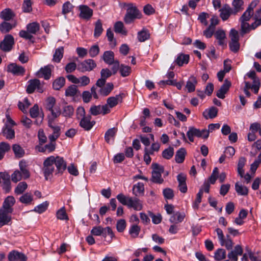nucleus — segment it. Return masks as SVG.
<instances>
[{
  "label": "nucleus",
  "mask_w": 261,
  "mask_h": 261,
  "mask_svg": "<svg viewBox=\"0 0 261 261\" xmlns=\"http://www.w3.org/2000/svg\"><path fill=\"white\" fill-rule=\"evenodd\" d=\"M54 165L57 168L56 174L61 175L67 168L66 162L63 157L51 155L47 158L43 162V171L46 180L51 177L55 171Z\"/></svg>",
  "instance_id": "obj_1"
},
{
  "label": "nucleus",
  "mask_w": 261,
  "mask_h": 261,
  "mask_svg": "<svg viewBox=\"0 0 261 261\" xmlns=\"http://www.w3.org/2000/svg\"><path fill=\"white\" fill-rule=\"evenodd\" d=\"M116 198L120 203L128 208H133L136 211H140L142 208L141 201L137 197L126 196L120 193L117 195Z\"/></svg>",
  "instance_id": "obj_2"
},
{
  "label": "nucleus",
  "mask_w": 261,
  "mask_h": 261,
  "mask_svg": "<svg viewBox=\"0 0 261 261\" xmlns=\"http://www.w3.org/2000/svg\"><path fill=\"white\" fill-rule=\"evenodd\" d=\"M48 138L50 141H56L60 136L62 131L61 127L54 122L52 119L48 121Z\"/></svg>",
  "instance_id": "obj_3"
},
{
  "label": "nucleus",
  "mask_w": 261,
  "mask_h": 261,
  "mask_svg": "<svg viewBox=\"0 0 261 261\" xmlns=\"http://www.w3.org/2000/svg\"><path fill=\"white\" fill-rule=\"evenodd\" d=\"M141 17V14L138 9L132 4L128 5L126 13L124 18V21L126 24H130L134 21L136 19H139Z\"/></svg>",
  "instance_id": "obj_4"
},
{
  "label": "nucleus",
  "mask_w": 261,
  "mask_h": 261,
  "mask_svg": "<svg viewBox=\"0 0 261 261\" xmlns=\"http://www.w3.org/2000/svg\"><path fill=\"white\" fill-rule=\"evenodd\" d=\"M187 136L191 142H194V137L203 138L206 139L208 137V131L207 129H203L200 130L194 127H189V130L187 133Z\"/></svg>",
  "instance_id": "obj_5"
},
{
  "label": "nucleus",
  "mask_w": 261,
  "mask_h": 261,
  "mask_svg": "<svg viewBox=\"0 0 261 261\" xmlns=\"http://www.w3.org/2000/svg\"><path fill=\"white\" fill-rule=\"evenodd\" d=\"M153 169L151 180L156 184L163 183L164 179L162 178V173L164 171V167L157 163L152 164Z\"/></svg>",
  "instance_id": "obj_6"
},
{
  "label": "nucleus",
  "mask_w": 261,
  "mask_h": 261,
  "mask_svg": "<svg viewBox=\"0 0 261 261\" xmlns=\"http://www.w3.org/2000/svg\"><path fill=\"white\" fill-rule=\"evenodd\" d=\"M14 44L13 37L10 34L5 36L3 40L0 43V49L4 52H9L12 50Z\"/></svg>",
  "instance_id": "obj_7"
},
{
  "label": "nucleus",
  "mask_w": 261,
  "mask_h": 261,
  "mask_svg": "<svg viewBox=\"0 0 261 261\" xmlns=\"http://www.w3.org/2000/svg\"><path fill=\"white\" fill-rule=\"evenodd\" d=\"M96 67L95 62L92 59H87L77 65V70L82 72L90 71Z\"/></svg>",
  "instance_id": "obj_8"
},
{
  "label": "nucleus",
  "mask_w": 261,
  "mask_h": 261,
  "mask_svg": "<svg viewBox=\"0 0 261 261\" xmlns=\"http://www.w3.org/2000/svg\"><path fill=\"white\" fill-rule=\"evenodd\" d=\"M258 0H253L240 18V21H249L253 15V9L258 4Z\"/></svg>",
  "instance_id": "obj_9"
},
{
  "label": "nucleus",
  "mask_w": 261,
  "mask_h": 261,
  "mask_svg": "<svg viewBox=\"0 0 261 261\" xmlns=\"http://www.w3.org/2000/svg\"><path fill=\"white\" fill-rule=\"evenodd\" d=\"M226 173L225 172H222L219 176V169L217 167H215L213 171V172L209 177V181L210 184H214L218 178L220 182L224 181L226 178Z\"/></svg>",
  "instance_id": "obj_10"
},
{
  "label": "nucleus",
  "mask_w": 261,
  "mask_h": 261,
  "mask_svg": "<svg viewBox=\"0 0 261 261\" xmlns=\"http://www.w3.org/2000/svg\"><path fill=\"white\" fill-rule=\"evenodd\" d=\"M79 9L80 11L79 17L81 18L89 20L93 15V10L87 5H80Z\"/></svg>",
  "instance_id": "obj_11"
},
{
  "label": "nucleus",
  "mask_w": 261,
  "mask_h": 261,
  "mask_svg": "<svg viewBox=\"0 0 261 261\" xmlns=\"http://www.w3.org/2000/svg\"><path fill=\"white\" fill-rule=\"evenodd\" d=\"M91 116L90 115L82 118L80 119L79 125L85 130H90L95 123L94 121L91 120Z\"/></svg>",
  "instance_id": "obj_12"
},
{
  "label": "nucleus",
  "mask_w": 261,
  "mask_h": 261,
  "mask_svg": "<svg viewBox=\"0 0 261 261\" xmlns=\"http://www.w3.org/2000/svg\"><path fill=\"white\" fill-rule=\"evenodd\" d=\"M51 68H53V66L51 65H47L41 68L36 72V75L38 77L44 78L46 80H49L51 76Z\"/></svg>",
  "instance_id": "obj_13"
},
{
  "label": "nucleus",
  "mask_w": 261,
  "mask_h": 261,
  "mask_svg": "<svg viewBox=\"0 0 261 261\" xmlns=\"http://www.w3.org/2000/svg\"><path fill=\"white\" fill-rule=\"evenodd\" d=\"M7 71L14 75H23L25 69L22 66L18 65L16 63H11L8 65Z\"/></svg>",
  "instance_id": "obj_14"
},
{
  "label": "nucleus",
  "mask_w": 261,
  "mask_h": 261,
  "mask_svg": "<svg viewBox=\"0 0 261 261\" xmlns=\"http://www.w3.org/2000/svg\"><path fill=\"white\" fill-rule=\"evenodd\" d=\"M230 250V251L228 252L227 256L231 261H238V255H242L243 252L242 247L239 245H236L233 250Z\"/></svg>",
  "instance_id": "obj_15"
},
{
  "label": "nucleus",
  "mask_w": 261,
  "mask_h": 261,
  "mask_svg": "<svg viewBox=\"0 0 261 261\" xmlns=\"http://www.w3.org/2000/svg\"><path fill=\"white\" fill-rule=\"evenodd\" d=\"M8 258L9 261H27L26 256L23 253L16 250L9 252Z\"/></svg>",
  "instance_id": "obj_16"
},
{
  "label": "nucleus",
  "mask_w": 261,
  "mask_h": 261,
  "mask_svg": "<svg viewBox=\"0 0 261 261\" xmlns=\"http://www.w3.org/2000/svg\"><path fill=\"white\" fill-rule=\"evenodd\" d=\"M230 86V82L226 79L224 81V84L217 92V96L219 98L224 99L225 98V94L228 91Z\"/></svg>",
  "instance_id": "obj_17"
},
{
  "label": "nucleus",
  "mask_w": 261,
  "mask_h": 261,
  "mask_svg": "<svg viewBox=\"0 0 261 261\" xmlns=\"http://www.w3.org/2000/svg\"><path fill=\"white\" fill-rule=\"evenodd\" d=\"M44 115L41 109L39 108L37 105H34V118H35V121H34V123H35L37 125L40 124L43 120Z\"/></svg>",
  "instance_id": "obj_18"
},
{
  "label": "nucleus",
  "mask_w": 261,
  "mask_h": 261,
  "mask_svg": "<svg viewBox=\"0 0 261 261\" xmlns=\"http://www.w3.org/2000/svg\"><path fill=\"white\" fill-rule=\"evenodd\" d=\"M19 35L25 39L31 40L33 37V23H30L27 25L26 31H20Z\"/></svg>",
  "instance_id": "obj_19"
},
{
  "label": "nucleus",
  "mask_w": 261,
  "mask_h": 261,
  "mask_svg": "<svg viewBox=\"0 0 261 261\" xmlns=\"http://www.w3.org/2000/svg\"><path fill=\"white\" fill-rule=\"evenodd\" d=\"M123 94H119L115 96L110 97L108 98L107 103L110 108H112L122 100Z\"/></svg>",
  "instance_id": "obj_20"
},
{
  "label": "nucleus",
  "mask_w": 261,
  "mask_h": 261,
  "mask_svg": "<svg viewBox=\"0 0 261 261\" xmlns=\"http://www.w3.org/2000/svg\"><path fill=\"white\" fill-rule=\"evenodd\" d=\"M10 212H7L6 210L2 209L0 210V226L1 227L6 224H7L11 220V217L9 215Z\"/></svg>",
  "instance_id": "obj_21"
},
{
  "label": "nucleus",
  "mask_w": 261,
  "mask_h": 261,
  "mask_svg": "<svg viewBox=\"0 0 261 261\" xmlns=\"http://www.w3.org/2000/svg\"><path fill=\"white\" fill-rule=\"evenodd\" d=\"M217 108L212 107L210 109L205 110L203 112V116L206 119H213L217 116Z\"/></svg>",
  "instance_id": "obj_22"
},
{
  "label": "nucleus",
  "mask_w": 261,
  "mask_h": 261,
  "mask_svg": "<svg viewBox=\"0 0 261 261\" xmlns=\"http://www.w3.org/2000/svg\"><path fill=\"white\" fill-rule=\"evenodd\" d=\"M15 202V199L13 196L7 197L4 202L3 209L7 212H12L11 207L14 205Z\"/></svg>",
  "instance_id": "obj_23"
},
{
  "label": "nucleus",
  "mask_w": 261,
  "mask_h": 261,
  "mask_svg": "<svg viewBox=\"0 0 261 261\" xmlns=\"http://www.w3.org/2000/svg\"><path fill=\"white\" fill-rule=\"evenodd\" d=\"M8 21H4L0 24V31L2 33L9 32L16 25V22H14V23L11 24Z\"/></svg>",
  "instance_id": "obj_24"
},
{
  "label": "nucleus",
  "mask_w": 261,
  "mask_h": 261,
  "mask_svg": "<svg viewBox=\"0 0 261 261\" xmlns=\"http://www.w3.org/2000/svg\"><path fill=\"white\" fill-rule=\"evenodd\" d=\"M197 83L196 78L194 76H191L187 82L186 88L189 92H192L195 90V86Z\"/></svg>",
  "instance_id": "obj_25"
},
{
  "label": "nucleus",
  "mask_w": 261,
  "mask_h": 261,
  "mask_svg": "<svg viewBox=\"0 0 261 261\" xmlns=\"http://www.w3.org/2000/svg\"><path fill=\"white\" fill-rule=\"evenodd\" d=\"M2 133L7 139H12L15 137L14 130L7 126V124H5L2 129Z\"/></svg>",
  "instance_id": "obj_26"
},
{
  "label": "nucleus",
  "mask_w": 261,
  "mask_h": 261,
  "mask_svg": "<svg viewBox=\"0 0 261 261\" xmlns=\"http://www.w3.org/2000/svg\"><path fill=\"white\" fill-rule=\"evenodd\" d=\"M220 16L223 20H227L230 14L232 13L233 10L231 9L229 6H225L220 10Z\"/></svg>",
  "instance_id": "obj_27"
},
{
  "label": "nucleus",
  "mask_w": 261,
  "mask_h": 261,
  "mask_svg": "<svg viewBox=\"0 0 261 261\" xmlns=\"http://www.w3.org/2000/svg\"><path fill=\"white\" fill-rule=\"evenodd\" d=\"M144 192V186L142 182H138L134 185L133 188V193L136 196H140L143 195Z\"/></svg>",
  "instance_id": "obj_28"
},
{
  "label": "nucleus",
  "mask_w": 261,
  "mask_h": 261,
  "mask_svg": "<svg viewBox=\"0 0 261 261\" xmlns=\"http://www.w3.org/2000/svg\"><path fill=\"white\" fill-rule=\"evenodd\" d=\"M14 16V14L11 9L6 8L3 10L0 14V17L5 21H9Z\"/></svg>",
  "instance_id": "obj_29"
},
{
  "label": "nucleus",
  "mask_w": 261,
  "mask_h": 261,
  "mask_svg": "<svg viewBox=\"0 0 261 261\" xmlns=\"http://www.w3.org/2000/svg\"><path fill=\"white\" fill-rule=\"evenodd\" d=\"M102 59L106 63L111 65L115 61L114 60V53L110 50L106 51L103 54Z\"/></svg>",
  "instance_id": "obj_30"
},
{
  "label": "nucleus",
  "mask_w": 261,
  "mask_h": 261,
  "mask_svg": "<svg viewBox=\"0 0 261 261\" xmlns=\"http://www.w3.org/2000/svg\"><path fill=\"white\" fill-rule=\"evenodd\" d=\"M215 37L218 40V44L221 46L225 45L226 34L222 30H218L215 33Z\"/></svg>",
  "instance_id": "obj_31"
},
{
  "label": "nucleus",
  "mask_w": 261,
  "mask_h": 261,
  "mask_svg": "<svg viewBox=\"0 0 261 261\" xmlns=\"http://www.w3.org/2000/svg\"><path fill=\"white\" fill-rule=\"evenodd\" d=\"M19 166L20 172L22 173L24 179L29 177L30 174L28 170V164L24 160H21L19 162Z\"/></svg>",
  "instance_id": "obj_32"
},
{
  "label": "nucleus",
  "mask_w": 261,
  "mask_h": 261,
  "mask_svg": "<svg viewBox=\"0 0 261 261\" xmlns=\"http://www.w3.org/2000/svg\"><path fill=\"white\" fill-rule=\"evenodd\" d=\"M117 129L115 127L109 129L105 133V139L106 141L110 143L111 141H114L115 136L117 133Z\"/></svg>",
  "instance_id": "obj_33"
},
{
  "label": "nucleus",
  "mask_w": 261,
  "mask_h": 261,
  "mask_svg": "<svg viewBox=\"0 0 261 261\" xmlns=\"http://www.w3.org/2000/svg\"><path fill=\"white\" fill-rule=\"evenodd\" d=\"M150 35V33L147 29H143L138 32L137 38L139 42H142L149 39Z\"/></svg>",
  "instance_id": "obj_34"
},
{
  "label": "nucleus",
  "mask_w": 261,
  "mask_h": 261,
  "mask_svg": "<svg viewBox=\"0 0 261 261\" xmlns=\"http://www.w3.org/2000/svg\"><path fill=\"white\" fill-rule=\"evenodd\" d=\"M140 231L141 227L137 224H134L130 226L128 232L132 238L135 239L138 237Z\"/></svg>",
  "instance_id": "obj_35"
},
{
  "label": "nucleus",
  "mask_w": 261,
  "mask_h": 261,
  "mask_svg": "<svg viewBox=\"0 0 261 261\" xmlns=\"http://www.w3.org/2000/svg\"><path fill=\"white\" fill-rule=\"evenodd\" d=\"M113 88V84L112 83H108L99 89V92L102 96H106L110 93Z\"/></svg>",
  "instance_id": "obj_36"
},
{
  "label": "nucleus",
  "mask_w": 261,
  "mask_h": 261,
  "mask_svg": "<svg viewBox=\"0 0 261 261\" xmlns=\"http://www.w3.org/2000/svg\"><path fill=\"white\" fill-rule=\"evenodd\" d=\"M45 89L44 82H41L38 79H34V92L36 91L41 93L43 92Z\"/></svg>",
  "instance_id": "obj_37"
},
{
  "label": "nucleus",
  "mask_w": 261,
  "mask_h": 261,
  "mask_svg": "<svg viewBox=\"0 0 261 261\" xmlns=\"http://www.w3.org/2000/svg\"><path fill=\"white\" fill-rule=\"evenodd\" d=\"M31 105V102L28 98H25L22 101H19L18 102V107L24 114L27 113V109Z\"/></svg>",
  "instance_id": "obj_38"
},
{
  "label": "nucleus",
  "mask_w": 261,
  "mask_h": 261,
  "mask_svg": "<svg viewBox=\"0 0 261 261\" xmlns=\"http://www.w3.org/2000/svg\"><path fill=\"white\" fill-rule=\"evenodd\" d=\"M186 154V151L184 148H181L177 150L175 156L176 162L177 163H182L185 160Z\"/></svg>",
  "instance_id": "obj_39"
},
{
  "label": "nucleus",
  "mask_w": 261,
  "mask_h": 261,
  "mask_svg": "<svg viewBox=\"0 0 261 261\" xmlns=\"http://www.w3.org/2000/svg\"><path fill=\"white\" fill-rule=\"evenodd\" d=\"M63 54L64 47L63 46L57 48L53 55V60L55 62L59 63L63 57Z\"/></svg>",
  "instance_id": "obj_40"
},
{
  "label": "nucleus",
  "mask_w": 261,
  "mask_h": 261,
  "mask_svg": "<svg viewBox=\"0 0 261 261\" xmlns=\"http://www.w3.org/2000/svg\"><path fill=\"white\" fill-rule=\"evenodd\" d=\"M189 60V56L180 54L178 55L176 59L175 60L176 63L179 66H182L184 64H188Z\"/></svg>",
  "instance_id": "obj_41"
},
{
  "label": "nucleus",
  "mask_w": 261,
  "mask_h": 261,
  "mask_svg": "<svg viewBox=\"0 0 261 261\" xmlns=\"http://www.w3.org/2000/svg\"><path fill=\"white\" fill-rule=\"evenodd\" d=\"M235 190L237 193L240 195L246 196L248 195V188L240 184L238 182L235 184Z\"/></svg>",
  "instance_id": "obj_42"
},
{
  "label": "nucleus",
  "mask_w": 261,
  "mask_h": 261,
  "mask_svg": "<svg viewBox=\"0 0 261 261\" xmlns=\"http://www.w3.org/2000/svg\"><path fill=\"white\" fill-rule=\"evenodd\" d=\"M3 188L6 193H9L11 189L10 175L8 174H4Z\"/></svg>",
  "instance_id": "obj_43"
},
{
  "label": "nucleus",
  "mask_w": 261,
  "mask_h": 261,
  "mask_svg": "<svg viewBox=\"0 0 261 261\" xmlns=\"http://www.w3.org/2000/svg\"><path fill=\"white\" fill-rule=\"evenodd\" d=\"M11 149L10 144L5 142L0 143V159L2 160L5 153L8 152Z\"/></svg>",
  "instance_id": "obj_44"
},
{
  "label": "nucleus",
  "mask_w": 261,
  "mask_h": 261,
  "mask_svg": "<svg viewBox=\"0 0 261 261\" xmlns=\"http://www.w3.org/2000/svg\"><path fill=\"white\" fill-rule=\"evenodd\" d=\"M185 217V214L184 213L177 212L169 219V221L171 223H180L181 222Z\"/></svg>",
  "instance_id": "obj_45"
},
{
  "label": "nucleus",
  "mask_w": 261,
  "mask_h": 261,
  "mask_svg": "<svg viewBox=\"0 0 261 261\" xmlns=\"http://www.w3.org/2000/svg\"><path fill=\"white\" fill-rule=\"evenodd\" d=\"M12 149L15 156L17 158H22L24 154V150L18 144H14L12 146Z\"/></svg>",
  "instance_id": "obj_46"
},
{
  "label": "nucleus",
  "mask_w": 261,
  "mask_h": 261,
  "mask_svg": "<svg viewBox=\"0 0 261 261\" xmlns=\"http://www.w3.org/2000/svg\"><path fill=\"white\" fill-rule=\"evenodd\" d=\"M244 2L243 0H233L232 5L233 8L234 13H237L243 10Z\"/></svg>",
  "instance_id": "obj_47"
},
{
  "label": "nucleus",
  "mask_w": 261,
  "mask_h": 261,
  "mask_svg": "<svg viewBox=\"0 0 261 261\" xmlns=\"http://www.w3.org/2000/svg\"><path fill=\"white\" fill-rule=\"evenodd\" d=\"M65 83V79L63 77H60L56 79L53 84V87L56 90H60L64 86Z\"/></svg>",
  "instance_id": "obj_48"
},
{
  "label": "nucleus",
  "mask_w": 261,
  "mask_h": 261,
  "mask_svg": "<svg viewBox=\"0 0 261 261\" xmlns=\"http://www.w3.org/2000/svg\"><path fill=\"white\" fill-rule=\"evenodd\" d=\"M49 203L46 201L42 203H40L34 208V212L38 214H41L46 211L47 209Z\"/></svg>",
  "instance_id": "obj_49"
},
{
  "label": "nucleus",
  "mask_w": 261,
  "mask_h": 261,
  "mask_svg": "<svg viewBox=\"0 0 261 261\" xmlns=\"http://www.w3.org/2000/svg\"><path fill=\"white\" fill-rule=\"evenodd\" d=\"M103 28L102 26V23L100 19L97 20L95 24V29L94 32V36L95 37H98L100 36L103 32Z\"/></svg>",
  "instance_id": "obj_50"
},
{
  "label": "nucleus",
  "mask_w": 261,
  "mask_h": 261,
  "mask_svg": "<svg viewBox=\"0 0 261 261\" xmlns=\"http://www.w3.org/2000/svg\"><path fill=\"white\" fill-rule=\"evenodd\" d=\"M78 92L77 86L72 85L69 86L65 91V95L66 96L72 97L76 95Z\"/></svg>",
  "instance_id": "obj_51"
},
{
  "label": "nucleus",
  "mask_w": 261,
  "mask_h": 261,
  "mask_svg": "<svg viewBox=\"0 0 261 261\" xmlns=\"http://www.w3.org/2000/svg\"><path fill=\"white\" fill-rule=\"evenodd\" d=\"M220 243L221 246H225L228 250H231L233 245V243L229 235H227L226 238H224L223 241H222V242H221Z\"/></svg>",
  "instance_id": "obj_52"
},
{
  "label": "nucleus",
  "mask_w": 261,
  "mask_h": 261,
  "mask_svg": "<svg viewBox=\"0 0 261 261\" xmlns=\"http://www.w3.org/2000/svg\"><path fill=\"white\" fill-rule=\"evenodd\" d=\"M214 257L216 260H221L225 259L226 257L225 250L221 248L217 249L215 252Z\"/></svg>",
  "instance_id": "obj_53"
},
{
  "label": "nucleus",
  "mask_w": 261,
  "mask_h": 261,
  "mask_svg": "<svg viewBox=\"0 0 261 261\" xmlns=\"http://www.w3.org/2000/svg\"><path fill=\"white\" fill-rule=\"evenodd\" d=\"M28 185L24 181L19 182L15 189V193L17 195L22 194L27 188Z\"/></svg>",
  "instance_id": "obj_54"
},
{
  "label": "nucleus",
  "mask_w": 261,
  "mask_h": 261,
  "mask_svg": "<svg viewBox=\"0 0 261 261\" xmlns=\"http://www.w3.org/2000/svg\"><path fill=\"white\" fill-rule=\"evenodd\" d=\"M73 8V5L69 2H66L62 6V14L66 16L72 10Z\"/></svg>",
  "instance_id": "obj_55"
},
{
  "label": "nucleus",
  "mask_w": 261,
  "mask_h": 261,
  "mask_svg": "<svg viewBox=\"0 0 261 261\" xmlns=\"http://www.w3.org/2000/svg\"><path fill=\"white\" fill-rule=\"evenodd\" d=\"M23 178L22 173L19 170H15L11 175L12 181L15 183L21 180Z\"/></svg>",
  "instance_id": "obj_56"
},
{
  "label": "nucleus",
  "mask_w": 261,
  "mask_h": 261,
  "mask_svg": "<svg viewBox=\"0 0 261 261\" xmlns=\"http://www.w3.org/2000/svg\"><path fill=\"white\" fill-rule=\"evenodd\" d=\"M120 72L121 75L123 77H125L129 75L131 72V68L128 66H126L123 64L120 65Z\"/></svg>",
  "instance_id": "obj_57"
},
{
  "label": "nucleus",
  "mask_w": 261,
  "mask_h": 261,
  "mask_svg": "<svg viewBox=\"0 0 261 261\" xmlns=\"http://www.w3.org/2000/svg\"><path fill=\"white\" fill-rule=\"evenodd\" d=\"M174 149L172 147H169L165 149L162 152V156L164 158L169 160L170 159L173 155Z\"/></svg>",
  "instance_id": "obj_58"
},
{
  "label": "nucleus",
  "mask_w": 261,
  "mask_h": 261,
  "mask_svg": "<svg viewBox=\"0 0 261 261\" xmlns=\"http://www.w3.org/2000/svg\"><path fill=\"white\" fill-rule=\"evenodd\" d=\"M149 216L152 219V221L154 224H158L161 223L162 217L160 214L155 215L152 212H149Z\"/></svg>",
  "instance_id": "obj_59"
},
{
  "label": "nucleus",
  "mask_w": 261,
  "mask_h": 261,
  "mask_svg": "<svg viewBox=\"0 0 261 261\" xmlns=\"http://www.w3.org/2000/svg\"><path fill=\"white\" fill-rule=\"evenodd\" d=\"M124 25L121 21L116 22L114 25V30L116 33H121L126 35V31L123 30Z\"/></svg>",
  "instance_id": "obj_60"
},
{
  "label": "nucleus",
  "mask_w": 261,
  "mask_h": 261,
  "mask_svg": "<svg viewBox=\"0 0 261 261\" xmlns=\"http://www.w3.org/2000/svg\"><path fill=\"white\" fill-rule=\"evenodd\" d=\"M102 236L104 238H106L108 236H110L111 239L109 241V243L111 242L112 239L114 237V234L112 229L110 227H106L105 228H103V232L102 233Z\"/></svg>",
  "instance_id": "obj_61"
},
{
  "label": "nucleus",
  "mask_w": 261,
  "mask_h": 261,
  "mask_svg": "<svg viewBox=\"0 0 261 261\" xmlns=\"http://www.w3.org/2000/svg\"><path fill=\"white\" fill-rule=\"evenodd\" d=\"M32 197L31 194L25 193L19 198L20 201L24 204H29L32 201Z\"/></svg>",
  "instance_id": "obj_62"
},
{
  "label": "nucleus",
  "mask_w": 261,
  "mask_h": 261,
  "mask_svg": "<svg viewBox=\"0 0 261 261\" xmlns=\"http://www.w3.org/2000/svg\"><path fill=\"white\" fill-rule=\"evenodd\" d=\"M126 221L124 219L119 220L117 222L116 228L118 232H123L126 228Z\"/></svg>",
  "instance_id": "obj_63"
},
{
  "label": "nucleus",
  "mask_w": 261,
  "mask_h": 261,
  "mask_svg": "<svg viewBox=\"0 0 261 261\" xmlns=\"http://www.w3.org/2000/svg\"><path fill=\"white\" fill-rule=\"evenodd\" d=\"M259 14H257V13L255 12L254 16L253 17V18L255 20V21L251 24V28L252 30H254L257 27L261 25V18H259Z\"/></svg>",
  "instance_id": "obj_64"
}]
</instances>
